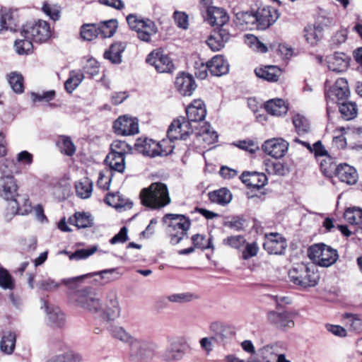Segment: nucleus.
Here are the masks:
<instances>
[{
	"label": "nucleus",
	"instance_id": "obj_1",
	"mask_svg": "<svg viewBox=\"0 0 362 362\" xmlns=\"http://www.w3.org/2000/svg\"><path fill=\"white\" fill-rule=\"evenodd\" d=\"M71 299L82 309L93 314H103L109 320H114L120 315L121 308L115 290H110L107 293L105 307L90 287L76 291L71 295Z\"/></svg>",
	"mask_w": 362,
	"mask_h": 362
},
{
	"label": "nucleus",
	"instance_id": "obj_2",
	"mask_svg": "<svg viewBox=\"0 0 362 362\" xmlns=\"http://www.w3.org/2000/svg\"><path fill=\"white\" fill-rule=\"evenodd\" d=\"M143 205L151 209H160L170 203L168 189L165 184L153 182L140 193Z\"/></svg>",
	"mask_w": 362,
	"mask_h": 362
},
{
	"label": "nucleus",
	"instance_id": "obj_3",
	"mask_svg": "<svg viewBox=\"0 0 362 362\" xmlns=\"http://www.w3.org/2000/svg\"><path fill=\"white\" fill-rule=\"evenodd\" d=\"M163 221L168 223V233L173 245L178 244L187 235L191 226L190 220L181 214H167Z\"/></svg>",
	"mask_w": 362,
	"mask_h": 362
},
{
	"label": "nucleus",
	"instance_id": "obj_4",
	"mask_svg": "<svg viewBox=\"0 0 362 362\" xmlns=\"http://www.w3.org/2000/svg\"><path fill=\"white\" fill-rule=\"evenodd\" d=\"M309 258L316 264L329 267L339 258L338 252L324 243H317L310 246L308 250Z\"/></svg>",
	"mask_w": 362,
	"mask_h": 362
},
{
	"label": "nucleus",
	"instance_id": "obj_5",
	"mask_svg": "<svg viewBox=\"0 0 362 362\" xmlns=\"http://www.w3.org/2000/svg\"><path fill=\"white\" fill-rule=\"evenodd\" d=\"M290 281L303 288L315 286L319 280V276L304 263L298 264L288 272Z\"/></svg>",
	"mask_w": 362,
	"mask_h": 362
},
{
	"label": "nucleus",
	"instance_id": "obj_6",
	"mask_svg": "<svg viewBox=\"0 0 362 362\" xmlns=\"http://www.w3.org/2000/svg\"><path fill=\"white\" fill-rule=\"evenodd\" d=\"M127 21L131 30L137 33L139 40L150 42L151 37L158 32L155 23L149 18H143L136 14L127 16Z\"/></svg>",
	"mask_w": 362,
	"mask_h": 362
},
{
	"label": "nucleus",
	"instance_id": "obj_7",
	"mask_svg": "<svg viewBox=\"0 0 362 362\" xmlns=\"http://www.w3.org/2000/svg\"><path fill=\"white\" fill-rule=\"evenodd\" d=\"M134 146L141 153L151 157L168 156L173 151V146H169L168 140L166 139L156 142L152 139H138Z\"/></svg>",
	"mask_w": 362,
	"mask_h": 362
},
{
	"label": "nucleus",
	"instance_id": "obj_8",
	"mask_svg": "<svg viewBox=\"0 0 362 362\" xmlns=\"http://www.w3.org/2000/svg\"><path fill=\"white\" fill-rule=\"evenodd\" d=\"M21 35L24 37L31 38L36 42H45L51 37L49 24L42 20L28 23L23 26Z\"/></svg>",
	"mask_w": 362,
	"mask_h": 362
},
{
	"label": "nucleus",
	"instance_id": "obj_9",
	"mask_svg": "<svg viewBox=\"0 0 362 362\" xmlns=\"http://www.w3.org/2000/svg\"><path fill=\"white\" fill-rule=\"evenodd\" d=\"M327 160H324L320 163V168L322 173L325 175L329 174L332 170H335L336 176L339 180L348 185H354L358 179V174L356 169L346 163L340 164L337 167L329 163L327 166Z\"/></svg>",
	"mask_w": 362,
	"mask_h": 362
},
{
	"label": "nucleus",
	"instance_id": "obj_10",
	"mask_svg": "<svg viewBox=\"0 0 362 362\" xmlns=\"http://www.w3.org/2000/svg\"><path fill=\"white\" fill-rule=\"evenodd\" d=\"M350 90L346 79L338 78L334 84L325 92V98L327 103V111L329 109V104H338L348 99Z\"/></svg>",
	"mask_w": 362,
	"mask_h": 362
},
{
	"label": "nucleus",
	"instance_id": "obj_11",
	"mask_svg": "<svg viewBox=\"0 0 362 362\" xmlns=\"http://www.w3.org/2000/svg\"><path fill=\"white\" fill-rule=\"evenodd\" d=\"M146 62L154 66L159 73H172L175 69L172 59L160 49L152 51L148 55Z\"/></svg>",
	"mask_w": 362,
	"mask_h": 362
},
{
	"label": "nucleus",
	"instance_id": "obj_12",
	"mask_svg": "<svg viewBox=\"0 0 362 362\" xmlns=\"http://www.w3.org/2000/svg\"><path fill=\"white\" fill-rule=\"evenodd\" d=\"M209 329L214 342L221 345H225L235 334L231 326L218 320L211 322Z\"/></svg>",
	"mask_w": 362,
	"mask_h": 362
},
{
	"label": "nucleus",
	"instance_id": "obj_13",
	"mask_svg": "<svg viewBox=\"0 0 362 362\" xmlns=\"http://www.w3.org/2000/svg\"><path fill=\"white\" fill-rule=\"evenodd\" d=\"M255 25L258 29L265 30L274 23L279 17L278 10L269 6H259L254 13Z\"/></svg>",
	"mask_w": 362,
	"mask_h": 362
},
{
	"label": "nucleus",
	"instance_id": "obj_14",
	"mask_svg": "<svg viewBox=\"0 0 362 362\" xmlns=\"http://www.w3.org/2000/svg\"><path fill=\"white\" fill-rule=\"evenodd\" d=\"M193 132V129L189 121L184 117L175 119L167 132L168 141L177 139L185 140Z\"/></svg>",
	"mask_w": 362,
	"mask_h": 362
},
{
	"label": "nucleus",
	"instance_id": "obj_15",
	"mask_svg": "<svg viewBox=\"0 0 362 362\" xmlns=\"http://www.w3.org/2000/svg\"><path fill=\"white\" fill-rule=\"evenodd\" d=\"M114 132L117 135L129 136L139 132V124L136 118L127 115L119 117L113 123Z\"/></svg>",
	"mask_w": 362,
	"mask_h": 362
},
{
	"label": "nucleus",
	"instance_id": "obj_16",
	"mask_svg": "<svg viewBox=\"0 0 362 362\" xmlns=\"http://www.w3.org/2000/svg\"><path fill=\"white\" fill-rule=\"evenodd\" d=\"M115 273L119 274V273L117 272V269L113 268L109 269H104L100 272L88 273L75 277L64 279L63 282L66 285V286L69 288L75 289L77 287V285L80 283H82L85 279L91 278L97 275H99L101 279H107V282H110L111 281L117 279L119 278V276L116 278H112L109 276Z\"/></svg>",
	"mask_w": 362,
	"mask_h": 362
},
{
	"label": "nucleus",
	"instance_id": "obj_17",
	"mask_svg": "<svg viewBox=\"0 0 362 362\" xmlns=\"http://www.w3.org/2000/svg\"><path fill=\"white\" fill-rule=\"evenodd\" d=\"M288 143L281 138L268 139L262 144V150L269 156L281 158L284 156L288 148Z\"/></svg>",
	"mask_w": 362,
	"mask_h": 362
},
{
	"label": "nucleus",
	"instance_id": "obj_18",
	"mask_svg": "<svg viewBox=\"0 0 362 362\" xmlns=\"http://www.w3.org/2000/svg\"><path fill=\"white\" fill-rule=\"evenodd\" d=\"M286 247L287 244L285 238L279 233L266 235L263 247L268 253L282 255L286 250Z\"/></svg>",
	"mask_w": 362,
	"mask_h": 362
},
{
	"label": "nucleus",
	"instance_id": "obj_19",
	"mask_svg": "<svg viewBox=\"0 0 362 362\" xmlns=\"http://www.w3.org/2000/svg\"><path fill=\"white\" fill-rule=\"evenodd\" d=\"M293 316L291 313L284 311L279 313L276 311H270L267 314L269 322L277 328L286 330L294 327Z\"/></svg>",
	"mask_w": 362,
	"mask_h": 362
},
{
	"label": "nucleus",
	"instance_id": "obj_20",
	"mask_svg": "<svg viewBox=\"0 0 362 362\" xmlns=\"http://www.w3.org/2000/svg\"><path fill=\"white\" fill-rule=\"evenodd\" d=\"M18 187L13 177H0V197L4 199L13 202L18 196Z\"/></svg>",
	"mask_w": 362,
	"mask_h": 362
},
{
	"label": "nucleus",
	"instance_id": "obj_21",
	"mask_svg": "<svg viewBox=\"0 0 362 362\" xmlns=\"http://www.w3.org/2000/svg\"><path fill=\"white\" fill-rule=\"evenodd\" d=\"M207 22L211 26L223 27L229 21L226 11L221 7L209 6L206 9Z\"/></svg>",
	"mask_w": 362,
	"mask_h": 362
},
{
	"label": "nucleus",
	"instance_id": "obj_22",
	"mask_svg": "<svg viewBox=\"0 0 362 362\" xmlns=\"http://www.w3.org/2000/svg\"><path fill=\"white\" fill-rule=\"evenodd\" d=\"M42 308L45 309L48 320L52 326L62 327L65 322L64 314L61 311L59 307L49 305L47 302L42 298Z\"/></svg>",
	"mask_w": 362,
	"mask_h": 362
},
{
	"label": "nucleus",
	"instance_id": "obj_23",
	"mask_svg": "<svg viewBox=\"0 0 362 362\" xmlns=\"http://www.w3.org/2000/svg\"><path fill=\"white\" fill-rule=\"evenodd\" d=\"M186 114L189 122L202 121L206 115L204 102L202 100H194L186 107Z\"/></svg>",
	"mask_w": 362,
	"mask_h": 362
},
{
	"label": "nucleus",
	"instance_id": "obj_24",
	"mask_svg": "<svg viewBox=\"0 0 362 362\" xmlns=\"http://www.w3.org/2000/svg\"><path fill=\"white\" fill-rule=\"evenodd\" d=\"M240 178L248 187L253 189H260L267 182L265 174L258 172H243Z\"/></svg>",
	"mask_w": 362,
	"mask_h": 362
},
{
	"label": "nucleus",
	"instance_id": "obj_25",
	"mask_svg": "<svg viewBox=\"0 0 362 362\" xmlns=\"http://www.w3.org/2000/svg\"><path fill=\"white\" fill-rule=\"evenodd\" d=\"M175 86L179 93L183 95H191L197 85L192 76L182 73L176 77Z\"/></svg>",
	"mask_w": 362,
	"mask_h": 362
},
{
	"label": "nucleus",
	"instance_id": "obj_26",
	"mask_svg": "<svg viewBox=\"0 0 362 362\" xmlns=\"http://www.w3.org/2000/svg\"><path fill=\"white\" fill-rule=\"evenodd\" d=\"M327 67L329 71L341 73L349 66V57L344 53H334L327 57Z\"/></svg>",
	"mask_w": 362,
	"mask_h": 362
},
{
	"label": "nucleus",
	"instance_id": "obj_27",
	"mask_svg": "<svg viewBox=\"0 0 362 362\" xmlns=\"http://www.w3.org/2000/svg\"><path fill=\"white\" fill-rule=\"evenodd\" d=\"M32 211L33 208L28 198L24 197L22 204L16 199L9 203V206L7 208V213L6 214V218L10 219L12 216L16 214L26 215Z\"/></svg>",
	"mask_w": 362,
	"mask_h": 362
},
{
	"label": "nucleus",
	"instance_id": "obj_28",
	"mask_svg": "<svg viewBox=\"0 0 362 362\" xmlns=\"http://www.w3.org/2000/svg\"><path fill=\"white\" fill-rule=\"evenodd\" d=\"M137 345L133 346L132 344L129 346L130 354L132 357L138 360L146 358H150L153 356V345L144 341L136 339Z\"/></svg>",
	"mask_w": 362,
	"mask_h": 362
},
{
	"label": "nucleus",
	"instance_id": "obj_29",
	"mask_svg": "<svg viewBox=\"0 0 362 362\" xmlns=\"http://www.w3.org/2000/svg\"><path fill=\"white\" fill-rule=\"evenodd\" d=\"M184 354L185 351L182 345L177 341H172L162 353L161 358L167 362H174L181 360Z\"/></svg>",
	"mask_w": 362,
	"mask_h": 362
},
{
	"label": "nucleus",
	"instance_id": "obj_30",
	"mask_svg": "<svg viewBox=\"0 0 362 362\" xmlns=\"http://www.w3.org/2000/svg\"><path fill=\"white\" fill-rule=\"evenodd\" d=\"M126 47V42H115L104 52L103 57L112 64H119L122 61V53L125 50Z\"/></svg>",
	"mask_w": 362,
	"mask_h": 362
},
{
	"label": "nucleus",
	"instance_id": "obj_31",
	"mask_svg": "<svg viewBox=\"0 0 362 362\" xmlns=\"http://www.w3.org/2000/svg\"><path fill=\"white\" fill-rule=\"evenodd\" d=\"M255 73L258 78L269 82H276L281 75L282 71L277 66L268 65L256 68Z\"/></svg>",
	"mask_w": 362,
	"mask_h": 362
},
{
	"label": "nucleus",
	"instance_id": "obj_32",
	"mask_svg": "<svg viewBox=\"0 0 362 362\" xmlns=\"http://www.w3.org/2000/svg\"><path fill=\"white\" fill-rule=\"evenodd\" d=\"M209 71L211 75L221 76L229 71V64L223 56L216 55L209 61Z\"/></svg>",
	"mask_w": 362,
	"mask_h": 362
},
{
	"label": "nucleus",
	"instance_id": "obj_33",
	"mask_svg": "<svg viewBox=\"0 0 362 362\" xmlns=\"http://www.w3.org/2000/svg\"><path fill=\"white\" fill-rule=\"evenodd\" d=\"M109 332L114 339L122 343L127 344L129 346H130L132 344H133V346H135L138 344L136 338L133 337L122 326H112L109 329Z\"/></svg>",
	"mask_w": 362,
	"mask_h": 362
},
{
	"label": "nucleus",
	"instance_id": "obj_34",
	"mask_svg": "<svg viewBox=\"0 0 362 362\" xmlns=\"http://www.w3.org/2000/svg\"><path fill=\"white\" fill-rule=\"evenodd\" d=\"M267 112L274 116H282L287 113L288 106L284 100L274 98L268 100L264 105Z\"/></svg>",
	"mask_w": 362,
	"mask_h": 362
},
{
	"label": "nucleus",
	"instance_id": "obj_35",
	"mask_svg": "<svg viewBox=\"0 0 362 362\" xmlns=\"http://www.w3.org/2000/svg\"><path fill=\"white\" fill-rule=\"evenodd\" d=\"M125 156L122 153L110 152L105 158L106 164L111 170L123 173L125 169Z\"/></svg>",
	"mask_w": 362,
	"mask_h": 362
},
{
	"label": "nucleus",
	"instance_id": "obj_36",
	"mask_svg": "<svg viewBox=\"0 0 362 362\" xmlns=\"http://www.w3.org/2000/svg\"><path fill=\"white\" fill-rule=\"evenodd\" d=\"M282 344L276 342L267 344L258 350L259 355L265 362H275L276 356Z\"/></svg>",
	"mask_w": 362,
	"mask_h": 362
},
{
	"label": "nucleus",
	"instance_id": "obj_37",
	"mask_svg": "<svg viewBox=\"0 0 362 362\" xmlns=\"http://www.w3.org/2000/svg\"><path fill=\"white\" fill-rule=\"evenodd\" d=\"M208 196L211 202L221 206H226L232 199V194L226 188H221L211 192L208 194Z\"/></svg>",
	"mask_w": 362,
	"mask_h": 362
},
{
	"label": "nucleus",
	"instance_id": "obj_38",
	"mask_svg": "<svg viewBox=\"0 0 362 362\" xmlns=\"http://www.w3.org/2000/svg\"><path fill=\"white\" fill-rule=\"evenodd\" d=\"M16 335L11 331L3 332L0 341V349L6 354H11L16 346Z\"/></svg>",
	"mask_w": 362,
	"mask_h": 362
},
{
	"label": "nucleus",
	"instance_id": "obj_39",
	"mask_svg": "<svg viewBox=\"0 0 362 362\" xmlns=\"http://www.w3.org/2000/svg\"><path fill=\"white\" fill-rule=\"evenodd\" d=\"M98 25L99 35L102 38L112 37L117 30V21L115 19H111L107 21L101 22Z\"/></svg>",
	"mask_w": 362,
	"mask_h": 362
},
{
	"label": "nucleus",
	"instance_id": "obj_40",
	"mask_svg": "<svg viewBox=\"0 0 362 362\" xmlns=\"http://www.w3.org/2000/svg\"><path fill=\"white\" fill-rule=\"evenodd\" d=\"M76 194L82 198L87 199L90 197L93 191V182L88 177H83L75 185Z\"/></svg>",
	"mask_w": 362,
	"mask_h": 362
},
{
	"label": "nucleus",
	"instance_id": "obj_41",
	"mask_svg": "<svg viewBox=\"0 0 362 362\" xmlns=\"http://www.w3.org/2000/svg\"><path fill=\"white\" fill-rule=\"evenodd\" d=\"M339 105V110L342 117L346 120H351L357 115V105L355 103L344 100Z\"/></svg>",
	"mask_w": 362,
	"mask_h": 362
},
{
	"label": "nucleus",
	"instance_id": "obj_42",
	"mask_svg": "<svg viewBox=\"0 0 362 362\" xmlns=\"http://www.w3.org/2000/svg\"><path fill=\"white\" fill-rule=\"evenodd\" d=\"M342 317L350 330L356 333L362 332V319L358 315L346 313L342 315Z\"/></svg>",
	"mask_w": 362,
	"mask_h": 362
},
{
	"label": "nucleus",
	"instance_id": "obj_43",
	"mask_svg": "<svg viewBox=\"0 0 362 362\" xmlns=\"http://www.w3.org/2000/svg\"><path fill=\"white\" fill-rule=\"evenodd\" d=\"M197 136L207 145L214 144L218 140L217 133L211 129V125L208 123H206L202 127L200 132L197 134Z\"/></svg>",
	"mask_w": 362,
	"mask_h": 362
},
{
	"label": "nucleus",
	"instance_id": "obj_44",
	"mask_svg": "<svg viewBox=\"0 0 362 362\" xmlns=\"http://www.w3.org/2000/svg\"><path fill=\"white\" fill-rule=\"evenodd\" d=\"M84 78L83 74L81 71H72L70 72L69 78L64 83L66 90L72 93L81 83Z\"/></svg>",
	"mask_w": 362,
	"mask_h": 362
},
{
	"label": "nucleus",
	"instance_id": "obj_45",
	"mask_svg": "<svg viewBox=\"0 0 362 362\" xmlns=\"http://www.w3.org/2000/svg\"><path fill=\"white\" fill-rule=\"evenodd\" d=\"M255 21L253 12L239 11L235 15V23L240 26L250 27L255 25Z\"/></svg>",
	"mask_w": 362,
	"mask_h": 362
},
{
	"label": "nucleus",
	"instance_id": "obj_46",
	"mask_svg": "<svg viewBox=\"0 0 362 362\" xmlns=\"http://www.w3.org/2000/svg\"><path fill=\"white\" fill-rule=\"evenodd\" d=\"M71 224L75 225L78 228L90 227L93 225V220L90 215L86 213H76L74 217L69 218Z\"/></svg>",
	"mask_w": 362,
	"mask_h": 362
},
{
	"label": "nucleus",
	"instance_id": "obj_47",
	"mask_svg": "<svg viewBox=\"0 0 362 362\" xmlns=\"http://www.w3.org/2000/svg\"><path fill=\"white\" fill-rule=\"evenodd\" d=\"M344 218L348 223L353 225L362 223V209L352 207L347 209L344 214Z\"/></svg>",
	"mask_w": 362,
	"mask_h": 362
},
{
	"label": "nucleus",
	"instance_id": "obj_48",
	"mask_svg": "<svg viewBox=\"0 0 362 362\" xmlns=\"http://www.w3.org/2000/svg\"><path fill=\"white\" fill-rule=\"evenodd\" d=\"M8 81L15 93H21L23 92V77L20 73L16 71L11 72L8 76Z\"/></svg>",
	"mask_w": 362,
	"mask_h": 362
},
{
	"label": "nucleus",
	"instance_id": "obj_49",
	"mask_svg": "<svg viewBox=\"0 0 362 362\" xmlns=\"http://www.w3.org/2000/svg\"><path fill=\"white\" fill-rule=\"evenodd\" d=\"M322 32L316 25L305 28V37L311 45H315L322 38Z\"/></svg>",
	"mask_w": 362,
	"mask_h": 362
},
{
	"label": "nucleus",
	"instance_id": "obj_50",
	"mask_svg": "<svg viewBox=\"0 0 362 362\" xmlns=\"http://www.w3.org/2000/svg\"><path fill=\"white\" fill-rule=\"evenodd\" d=\"M0 13V31L3 30H12L14 23L11 11L4 8L1 9Z\"/></svg>",
	"mask_w": 362,
	"mask_h": 362
},
{
	"label": "nucleus",
	"instance_id": "obj_51",
	"mask_svg": "<svg viewBox=\"0 0 362 362\" xmlns=\"http://www.w3.org/2000/svg\"><path fill=\"white\" fill-rule=\"evenodd\" d=\"M81 361L82 356L74 351H67L52 358V362H81Z\"/></svg>",
	"mask_w": 362,
	"mask_h": 362
},
{
	"label": "nucleus",
	"instance_id": "obj_52",
	"mask_svg": "<svg viewBox=\"0 0 362 362\" xmlns=\"http://www.w3.org/2000/svg\"><path fill=\"white\" fill-rule=\"evenodd\" d=\"M99 35L97 24H85L82 25L81 29V37L88 41H90L96 38Z\"/></svg>",
	"mask_w": 362,
	"mask_h": 362
},
{
	"label": "nucleus",
	"instance_id": "obj_53",
	"mask_svg": "<svg viewBox=\"0 0 362 362\" xmlns=\"http://www.w3.org/2000/svg\"><path fill=\"white\" fill-rule=\"evenodd\" d=\"M62 279L61 282H57L55 280L47 278L42 279L41 281H39L37 284V286L39 289L47 292H52L56 291L62 284H64L66 286L64 282Z\"/></svg>",
	"mask_w": 362,
	"mask_h": 362
},
{
	"label": "nucleus",
	"instance_id": "obj_54",
	"mask_svg": "<svg viewBox=\"0 0 362 362\" xmlns=\"http://www.w3.org/2000/svg\"><path fill=\"white\" fill-rule=\"evenodd\" d=\"M31 38L16 40L14 43L16 51L19 54H28L33 49Z\"/></svg>",
	"mask_w": 362,
	"mask_h": 362
},
{
	"label": "nucleus",
	"instance_id": "obj_55",
	"mask_svg": "<svg viewBox=\"0 0 362 362\" xmlns=\"http://www.w3.org/2000/svg\"><path fill=\"white\" fill-rule=\"evenodd\" d=\"M98 250V246L93 245L88 249H79L69 255L70 260L85 259L93 255Z\"/></svg>",
	"mask_w": 362,
	"mask_h": 362
},
{
	"label": "nucleus",
	"instance_id": "obj_56",
	"mask_svg": "<svg viewBox=\"0 0 362 362\" xmlns=\"http://www.w3.org/2000/svg\"><path fill=\"white\" fill-rule=\"evenodd\" d=\"M192 241L194 247L202 250L212 248L211 238L206 239V236L201 234H196L192 236Z\"/></svg>",
	"mask_w": 362,
	"mask_h": 362
},
{
	"label": "nucleus",
	"instance_id": "obj_57",
	"mask_svg": "<svg viewBox=\"0 0 362 362\" xmlns=\"http://www.w3.org/2000/svg\"><path fill=\"white\" fill-rule=\"evenodd\" d=\"M293 124L298 134H303L308 132L309 123L305 117L300 115H295L293 118Z\"/></svg>",
	"mask_w": 362,
	"mask_h": 362
},
{
	"label": "nucleus",
	"instance_id": "obj_58",
	"mask_svg": "<svg viewBox=\"0 0 362 362\" xmlns=\"http://www.w3.org/2000/svg\"><path fill=\"white\" fill-rule=\"evenodd\" d=\"M0 287L4 289L12 290L15 287V281L8 272L3 268L0 269Z\"/></svg>",
	"mask_w": 362,
	"mask_h": 362
},
{
	"label": "nucleus",
	"instance_id": "obj_59",
	"mask_svg": "<svg viewBox=\"0 0 362 362\" xmlns=\"http://www.w3.org/2000/svg\"><path fill=\"white\" fill-rule=\"evenodd\" d=\"M225 245H228L234 249H240L245 243L246 240L243 235H231L223 240Z\"/></svg>",
	"mask_w": 362,
	"mask_h": 362
},
{
	"label": "nucleus",
	"instance_id": "obj_60",
	"mask_svg": "<svg viewBox=\"0 0 362 362\" xmlns=\"http://www.w3.org/2000/svg\"><path fill=\"white\" fill-rule=\"evenodd\" d=\"M245 224L246 220L243 216H233L230 220L224 223L225 226L236 231L244 230Z\"/></svg>",
	"mask_w": 362,
	"mask_h": 362
},
{
	"label": "nucleus",
	"instance_id": "obj_61",
	"mask_svg": "<svg viewBox=\"0 0 362 362\" xmlns=\"http://www.w3.org/2000/svg\"><path fill=\"white\" fill-rule=\"evenodd\" d=\"M61 151L67 156H72L75 151V146L69 137L62 136L59 142Z\"/></svg>",
	"mask_w": 362,
	"mask_h": 362
},
{
	"label": "nucleus",
	"instance_id": "obj_62",
	"mask_svg": "<svg viewBox=\"0 0 362 362\" xmlns=\"http://www.w3.org/2000/svg\"><path fill=\"white\" fill-rule=\"evenodd\" d=\"M245 248L242 252V258L245 260L255 257L259 251V247L255 242L246 243Z\"/></svg>",
	"mask_w": 362,
	"mask_h": 362
},
{
	"label": "nucleus",
	"instance_id": "obj_63",
	"mask_svg": "<svg viewBox=\"0 0 362 362\" xmlns=\"http://www.w3.org/2000/svg\"><path fill=\"white\" fill-rule=\"evenodd\" d=\"M266 170L269 174L279 176L286 175L287 172V169L285 168L284 165L279 161L267 164Z\"/></svg>",
	"mask_w": 362,
	"mask_h": 362
},
{
	"label": "nucleus",
	"instance_id": "obj_64",
	"mask_svg": "<svg viewBox=\"0 0 362 362\" xmlns=\"http://www.w3.org/2000/svg\"><path fill=\"white\" fill-rule=\"evenodd\" d=\"M247 43L255 52L259 53H265L267 52V46L254 35L247 37Z\"/></svg>",
	"mask_w": 362,
	"mask_h": 362
}]
</instances>
